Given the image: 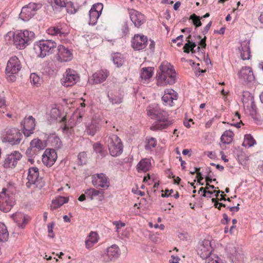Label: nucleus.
<instances>
[{"mask_svg":"<svg viewBox=\"0 0 263 263\" xmlns=\"http://www.w3.org/2000/svg\"><path fill=\"white\" fill-rule=\"evenodd\" d=\"M160 71L157 74V85L164 86L167 84L172 85L176 82L177 74L175 70L170 63L163 62L159 67Z\"/></svg>","mask_w":263,"mask_h":263,"instance_id":"1","label":"nucleus"},{"mask_svg":"<svg viewBox=\"0 0 263 263\" xmlns=\"http://www.w3.org/2000/svg\"><path fill=\"white\" fill-rule=\"evenodd\" d=\"M23 135L20 130L16 128L9 127L5 128L2 134V140L3 142L11 145H18L21 143Z\"/></svg>","mask_w":263,"mask_h":263,"instance_id":"2","label":"nucleus"},{"mask_svg":"<svg viewBox=\"0 0 263 263\" xmlns=\"http://www.w3.org/2000/svg\"><path fill=\"white\" fill-rule=\"evenodd\" d=\"M34 37V33L27 30L16 32L13 36L14 44L16 48L22 49L30 44V42Z\"/></svg>","mask_w":263,"mask_h":263,"instance_id":"3","label":"nucleus"},{"mask_svg":"<svg viewBox=\"0 0 263 263\" xmlns=\"http://www.w3.org/2000/svg\"><path fill=\"white\" fill-rule=\"evenodd\" d=\"M57 43L52 40L40 41L35 45L34 50L36 54L41 58L53 53L57 47Z\"/></svg>","mask_w":263,"mask_h":263,"instance_id":"4","label":"nucleus"},{"mask_svg":"<svg viewBox=\"0 0 263 263\" xmlns=\"http://www.w3.org/2000/svg\"><path fill=\"white\" fill-rule=\"evenodd\" d=\"M15 203L14 195L6 189H3L0 193V209L7 213L10 211Z\"/></svg>","mask_w":263,"mask_h":263,"instance_id":"5","label":"nucleus"},{"mask_svg":"<svg viewBox=\"0 0 263 263\" xmlns=\"http://www.w3.org/2000/svg\"><path fill=\"white\" fill-rule=\"evenodd\" d=\"M108 147L110 154L113 157H118L123 152V143L117 135H112L109 138Z\"/></svg>","mask_w":263,"mask_h":263,"instance_id":"6","label":"nucleus"},{"mask_svg":"<svg viewBox=\"0 0 263 263\" xmlns=\"http://www.w3.org/2000/svg\"><path fill=\"white\" fill-rule=\"evenodd\" d=\"M22 158V155L20 152L13 151L5 156L2 165L6 170L14 169L16 167Z\"/></svg>","mask_w":263,"mask_h":263,"instance_id":"7","label":"nucleus"},{"mask_svg":"<svg viewBox=\"0 0 263 263\" xmlns=\"http://www.w3.org/2000/svg\"><path fill=\"white\" fill-rule=\"evenodd\" d=\"M79 79V75L76 71L68 68L63 74L61 83L65 87L72 86L75 85Z\"/></svg>","mask_w":263,"mask_h":263,"instance_id":"8","label":"nucleus"},{"mask_svg":"<svg viewBox=\"0 0 263 263\" xmlns=\"http://www.w3.org/2000/svg\"><path fill=\"white\" fill-rule=\"evenodd\" d=\"M39 5L35 3H29L23 7L20 14V17L25 21H27L31 18L39 9Z\"/></svg>","mask_w":263,"mask_h":263,"instance_id":"9","label":"nucleus"},{"mask_svg":"<svg viewBox=\"0 0 263 263\" xmlns=\"http://www.w3.org/2000/svg\"><path fill=\"white\" fill-rule=\"evenodd\" d=\"M91 183L94 186L104 189H107L110 185L108 178L103 173L93 175L91 177Z\"/></svg>","mask_w":263,"mask_h":263,"instance_id":"10","label":"nucleus"},{"mask_svg":"<svg viewBox=\"0 0 263 263\" xmlns=\"http://www.w3.org/2000/svg\"><path fill=\"white\" fill-rule=\"evenodd\" d=\"M57 59L60 62H67L73 59L72 51L65 46L60 45L58 46Z\"/></svg>","mask_w":263,"mask_h":263,"instance_id":"11","label":"nucleus"},{"mask_svg":"<svg viewBox=\"0 0 263 263\" xmlns=\"http://www.w3.org/2000/svg\"><path fill=\"white\" fill-rule=\"evenodd\" d=\"M21 69V64L18 58L13 56L8 60L6 68L7 74H14L17 73Z\"/></svg>","mask_w":263,"mask_h":263,"instance_id":"12","label":"nucleus"},{"mask_svg":"<svg viewBox=\"0 0 263 263\" xmlns=\"http://www.w3.org/2000/svg\"><path fill=\"white\" fill-rule=\"evenodd\" d=\"M103 5L102 3L94 4L89 11V24L93 25L96 24L99 17L102 13Z\"/></svg>","mask_w":263,"mask_h":263,"instance_id":"13","label":"nucleus"},{"mask_svg":"<svg viewBox=\"0 0 263 263\" xmlns=\"http://www.w3.org/2000/svg\"><path fill=\"white\" fill-rule=\"evenodd\" d=\"M55 151L51 148H47L42 156V162L47 166H52L57 159Z\"/></svg>","mask_w":263,"mask_h":263,"instance_id":"14","label":"nucleus"},{"mask_svg":"<svg viewBox=\"0 0 263 263\" xmlns=\"http://www.w3.org/2000/svg\"><path fill=\"white\" fill-rule=\"evenodd\" d=\"M109 75V71L107 69H100L94 73L89 79L91 84H100L104 82Z\"/></svg>","mask_w":263,"mask_h":263,"instance_id":"15","label":"nucleus"},{"mask_svg":"<svg viewBox=\"0 0 263 263\" xmlns=\"http://www.w3.org/2000/svg\"><path fill=\"white\" fill-rule=\"evenodd\" d=\"M130 18L137 27H140L146 21L145 16L140 12L133 9L128 10Z\"/></svg>","mask_w":263,"mask_h":263,"instance_id":"16","label":"nucleus"},{"mask_svg":"<svg viewBox=\"0 0 263 263\" xmlns=\"http://www.w3.org/2000/svg\"><path fill=\"white\" fill-rule=\"evenodd\" d=\"M120 255V249L116 245L107 248L106 252L102 255L103 260L105 262L117 258Z\"/></svg>","mask_w":263,"mask_h":263,"instance_id":"17","label":"nucleus"},{"mask_svg":"<svg viewBox=\"0 0 263 263\" xmlns=\"http://www.w3.org/2000/svg\"><path fill=\"white\" fill-rule=\"evenodd\" d=\"M39 172L36 167H32L29 168L28 172L27 180L26 186L28 187H31L32 185L37 186V183L39 180Z\"/></svg>","mask_w":263,"mask_h":263,"instance_id":"18","label":"nucleus"},{"mask_svg":"<svg viewBox=\"0 0 263 263\" xmlns=\"http://www.w3.org/2000/svg\"><path fill=\"white\" fill-rule=\"evenodd\" d=\"M157 121L153 124L150 129L153 131L162 130L167 128L172 124V121L168 120L166 115L162 116L159 119H157Z\"/></svg>","mask_w":263,"mask_h":263,"instance_id":"19","label":"nucleus"},{"mask_svg":"<svg viewBox=\"0 0 263 263\" xmlns=\"http://www.w3.org/2000/svg\"><path fill=\"white\" fill-rule=\"evenodd\" d=\"M147 39L143 35L135 34L132 41V47L136 50L144 49L147 45Z\"/></svg>","mask_w":263,"mask_h":263,"instance_id":"20","label":"nucleus"},{"mask_svg":"<svg viewBox=\"0 0 263 263\" xmlns=\"http://www.w3.org/2000/svg\"><path fill=\"white\" fill-rule=\"evenodd\" d=\"M147 115L152 119H159L166 115L165 112L162 111L157 104H153L149 105L146 108Z\"/></svg>","mask_w":263,"mask_h":263,"instance_id":"21","label":"nucleus"},{"mask_svg":"<svg viewBox=\"0 0 263 263\" xmlns=\"http://www.w3.org/2000/svg\"><path fill=\"white\" fill-rule=\"evenodd\" d=\"M21 125L24 128V135L29 136L35 128V119L32 116H29L28 118L24 119L21 122Z\"/></svg>","mask_w":263,"mask_h":263,"instance_id":"22","label":"nucleus"},{"mask_svg":"<svg viewBox=\"0 0 263 263\" xmlns=\"http://www.w3.org/2000/svg\"><path fill=\"white\" fill-rule=\"evenodd\" d=\"M177 99V93L172 89H166L162 97V101L165 105L172 106L174 100Z\"/></svg>","mask_w":263,"mask_h":263,"instance_id":"23","label":"nucleus"},{"mask_svg":"<svg viewBox=\"0 0 263 263\" xmlns=\"http://www.w3.org/2000/svg\"><path fill=\"white\" fill-rule=\"evenodd\" d=\"M216 187L213 185H206L205 187H201L199 190L198 193L199 194L202 192V196L208 198H211L212 195L214 193H215V196L217 198L219 197V194L220 191L216 190Z\"/></svg>","mask_w":263,"mask_h":263,"instance_id":"24","label":"nucleus"},{"mask_svg":"<svg viewBox=\"0 0 263 263\" xmlns=\"http://www.w3.org/2000/svg\"><path fill=\"white\" fill-rule=\"evenodd\" d=\"M84 193L91 200L97 198L99 200H102L104 196V192L103 190H96L92 187L85 190Z\"/></svg>","mask_w":263,"mask_h":263,"instance_id":"25","label":"nucleus"},{"mask_svg":"<svg viewBox=\"0 0 263 263\" xmlns=\"http://www.w3.org/2000/svg\"><path fill=\"white\" fill-rule=\"evenodd\" d=\"M154 74V68L147 67L143 68L140 73L141 81L144 84L148 83L152 79Z\"/></svg>","mask_w":263,"mask_h":263,"instance_id":"26","label":"nucleus"},{"mask_svg":"<svg viewBox=\"0 0 263 263\" xmlns=\"http://www.w3.org/2000/svg\"><path fill=\"white\" fill-rule=\"evenodd\" d=\"M238 74L239 77L244 81L251 82L254 79V76L250 67H242Z\"/></svg>","mask_w":263,"mask_h":263,"instance_id":"27","label":"nucleus"},{"mask_svg":"<svg viewBox=\"0 0 263 263\" xmlns=\"http://www.w3.org/2000/svg\"><path fill=\"white\" fill-rule=\"evenodd\" d=\"M100 128V124L97 121L92 120L86 125L85 132L87 135L93 137L99 131Z\"/></svg>","mask_w":263,"mask_h":263,"instance_id":"28","label":"nucleus"},{"mask_svg":"<svg viewBox=\"0 0 263 263\" xmlns=\"http://www.w3.org/2000/svg\"><path fill=\"white\" fill-rule=\"evenodd\" d=\"M99 238L96 232H91L86 237L85 243L87 249H91L93 246L98 242Z\"/></svg>","mask_w":263,"mask_h":263,"instance_id":"29","label":"nucleus"},{"mask_svg":"<svg viewBox=\"0 0 263 263\" xmlns=\"http://www.w3.org/2000/svg\"><path fill=\"white\" fill-rule=\"evenodd\" d=\"M212 247L208 241H206L200 246L199 254L203 259H207L211 257Z\"/></svg>","mask_w":263,"mask_h":263,"instance_id":"30","label":"nucleus"},{"mask_svg":"<svg viewBox=\"0 0 263 263\" xmlns=\"http://www.w3.org/2000/svg\"><path fill=\"white\" fill-rule=\"evenodd\" d=\"M241 59L243 60H249L251 57L249 43L244 41L241 43L239 49Z\"/></svg>","mask_w":263,"mask_h":263,"instance_id":"31","label":"nucleus"},{"mask_svg":"<svg viewBox=\"0 0 263 263\" xmlns=\"http://www.w3.org/2000/svg\"><path fill=\"white\" fill-rule=\"evenodd\" d=\"M151 167V162L149 159L144 158L140 160L137 165L138 172H146L149 170Z\"/></svg>","mask_w":263,"mask_h":263,"instance_id":"32","label":"nucleus"},{"mask_svg":"<svg viewBox=\"0 0 263 263\" xmlns=\"http://www.w3.org/2000/svg\"><path fill=\"white\" fill-rule=\"evenodd\" d=\"M107 96L112 104H119L122 102V95L118 91H110L108 92Z\"/></svg>","mask_w":263,"mask_h":263,"instance_id":"33","label":"nucleus"},{"mask_svg":"<svg viewBox=\"0 0 263 263\" xmlns=\"http://www.w3.org/2000/svg\"><path fill=\"white\" fill-rule=\"evenodd\" d=\"M68 197L59 196L52 200L50 205V208L52 210H55L62 206L63 204L68 202Z\"/></svg>","mask_w":263,"mask_h":263,"instance_id":"34","label":"nucleus"},{"mask_svg":"<svg viewBox=\"0 0 263 263\" xmlns=\"http://www.w3.org/2000/svg\"><path fill=\"white\" fill-rule=\"evenodd\" d=\"M13 218L20 227L23 228L28 221L26 216L22 213H16L13 215Z\"/></svg>","mask_w":263,"mask_h":263,"instance_id":"35","label":"nucleus"},{"mask_svg":"<svg viewBox=\"0 0 263 263\" xmlns=\"http://www.w3.org/2000/svg\"><path fill=\"white\" fill-rule=\"evenodd\" d=\"M234 134L230 130H226L221 136V141L224 144H230L233 140Z\"/></svg>","mask_w":263,"mask_h":263,"instance_id":"36","label":"nucleus"},{"mask_svg":"<svg viewBox=\"0 0 263 263\" xmlns=\"http://www.w3.org/2000/svg\"><path fill=\"white\" fill-rule=\"evenodd\" d=\"M157 144V140L153 137H147L145 139V148L146 150H152V148L156 147Z\"/></svg>","mask_w":263,"mask_h":263,"instance_id":"37","label":"nucleus"},{"mask_svg":"<svg viewBox=\"0 0 263 263\" xmlns=\"http://www.w3.org/2000/svg\"><path fill=\"white\" fill-rule=\"evenodd\" d=\"M9 236L8 232L6 226L0 222V241H6Z\"/></svg>","mask_w":263,"mask_h":263,"instance_id":"38","label":"nucleus"},{"mask_svg":"<svg viewBox=\"0 0 263 263\" xmlns=\"http://www.w3.org/2000/svg\"><path fill=\"white\" fill-rule=\"evenodd\" d=\"M112 60L117 67L121 66L124 62L123 55L119 53H114L112 55Z\"/></svg>","mask_w":263,"mask_h":263,"instance_id":"39","label":"nucleus"},{"mask_svg":"<svg viewBox=\"0 0 263 263\" xmlns=\"http://www.w3.org/2000/svg\"><path fill=\"white\" fill-rule=\"evenodd\" d=\"M31 83L35 87H39L42 83V79L35 73H32L30 76Z\"/></svg>","mask_w":263,"mask_h":263,"instance_id":"40","label":"nucleus"},{"mask_svg":"<svg viewBox=\"0 0 263 263\" xmlns=\"http://www.w3.org/2000/svg\"><path fill=\"white\" fill-rule=\"evenodd\" d=\"M30 146L32 148H35L38 150H41L45 148V144L39 139H34L31 141Z\"/></svg>","mask_w":263,"mask_h":263,"instance_id":"41","label":"nucleus"},{"mask_svg":"<svg viewBox=\"0 0 263 263\" xmlns=\"http://www.w3.org/2000/svg\"><path fill=\"white\" fill-rule=\"evenodd\" d=\"M191 35H189L187 37V43H186L183 47V51L186 53H189L190 51H191L192 53L195 52L194 48L196 46V45L195 43L191 42L190 41L189 39L191 38Z\"/></svg>","mask_w":263,"mask_h":263,"instance_id":"42","label":"nucleus"},{"mask_svg":"<svg viewBox=\"0 0 263 263\" xmlns=\"http://www.w3.org/2000/svg\"><path fill=\"white\" fill-rule=\"evenodd\" d=\"M255 143V140L250 135H247L245 137L243 145L249 147L253 146Z\"/></svg>","mask_w":263,"mask_h":263,"instance_id":"43","label":"nucleus"},{"mask_svg":"<svg viewBox=\"0 0 263 263\" xmlns=\"http://www.w3.org/2000/svg\"><path fill=\"white\" fill-rule=\"evenodd\" d=\"M47 32L52 35H59L60 36H62V34H64L59 28L55 26L49 28L47 30Z\"/></svg>","mask_w":263,"mask_h":263,"instance_id":"44","label":"nucleus"},{"mask_svg":"<svg viewBox=\"0 0 263 263\" xmlns=\"http://www.w3.org/2000/svg\"><path fill=\"white\" fill-rule=\"evenodd\" d=\"M190 20L192 21V23L195 25L196 28L199 27L201 26L202 24L200 21L199 16L196 15L195 14H192L190 17Z\"/></svg>","mask_w":263,"mask_h":263,"instance_id":"45","label":"nucleus"},{"mask_svg":"<svg viewBox=\"0 0 263 263\" xmlns=\"http://www.w3.org/2000/svg\"><path fill=\"white\" fill-rule=\"evenodd\" d=\"M51 144L56 148H60L61 146V142L60 138L57 136H53L50 138Z\"/></svg>","mask_w":263,"mask_h":263,"instance_id":"46","label":"nucleus"},{"mask_svg":"<svg viewBox=\"0 0 263 263\" xmlns=\"http://www.w3.org/2000/svg\"><path fill=\"white\" fill-rule=\"evenodd\" d=\"M93 148L97 153L100 154L102 156L105 155V151L103 149L102 145L100 143H95L93 145Z\"/></svg>","mask_w":263,"mask_h":263,"instance_id":"47","label":"nucleus"},{"mask_svg":"<svg viewBox=\"0 0 263 263\" xmlns=\"http://www.w3.org/2000/svg\"><path fill=\"white\" fill-rule=\"evenodd\" d=\"M52 4H54L55 6L60 7H65L66 2L65 0H50Z\"/></svg>","mask_w":263,"mask_h":263,"instance_id":"48","label":"nucleus"},{"mask_svg":"<svg viewBox=\"0 0 263 263\" xmlns=\"http://www.w3.org/2000/svg\"><path fill=\"white\" fill-rule=\"evenodd\" d=\"M54 223L52 222L48 225V236L51 238H53L54 237V234L53 232V229L54 227Z\"/></svg>","mask_w":263,"mask_h":263,"instance_id":"49","label":"nucleus"},{"mask_svg":"<svg viewBox=\"0 0 263 263\" xmlns=\"http://www.w3.org/2000/svg\"><path fill=\"white\" fill-rule=\"evenodd\" d=\"M113 224L116 226V232L118 233H119L120 229L122 227H124L125 225L124 223L119 221H114Z\"/></svg>","mask_w":263,"mask_h":263,"instance_id":"50","label":"nucleus"},{"mask_svg":"<svg viewBox=\"0 0 263 263\" xmlns=\"http://www.w3.org/2000/svg\"><path fill=\"white\" fill-rule=\"evenodd\" d=\"M219 258L217 256H214V258L211 256L206 259L205 263H219Z\"/></svg>","mask_w":263,"mask_h":263,"instance_id":"51","label":"nucleus"},{"mask_svg":"<svg viewBox=\"0 0 263 263\" xmlns=\"http://www.w3.org/2000/svg\"><path fill=\"white\" fill-rule=\"evenodd\" d=\"M200 168H195V172L197 174V182L203 185V183H201V181L203 180V177H202V175L201 173L199 172Z\"/></svg>","mask_w":263,"mask_h":263,"instance_id":"52","label":"nucleus"},{"mask_svg":"<svg viewBox=\"0 0 263 263\" xmlns=\"http://www.w3.org/2000/svg\"><path fill=\"white\" fill-rule=\"evenodd\" d=\"M6 107V101L4 98L0 97V109H2V111L4 112V109H5ZM0 111L1 110H0Z\"/></svg>","mask_w":263,"mask_h":263,"instance_id":"53","label":"nucleus"},{"mask_svg":"<svg viewBox=\"0 0 263 263\" xmlns=\"http://www.w3.org/2000/svg\"><path fill=\"white\" fill-rule=\"evenodd\" d=\"M173 192H174V191L173 190L166 189L165 190L164 193H162L161 196L163 197L172 196Z\"/></svg>","mask_w":263,"mask_h":263,"instance_id":"54","label":"nucleus"},{"mask_svg":"<svg viewBox=\"0 0 263 263\" xmlns=\"http://www.w3.org/2000/svg\"><path fill=\"white\" fill-rule=\"evenodd\" d=\"M182 38H183V35H181L178 36L175 39L173 40L172 41L173 43H177L178 46H180L181 44Z\"/></svg>","mask_w":263,"mask_h":263,"instance_id":"55","label":"nucleus"},{"mask_svg":"<svg viewBox=\"0 0 263 263\" xmlns=\"http://www.w3.org/2000/svg\"><path fill=\"white\" fill-rule=\"evenodd\" d=\"M78 158L80 159V161L82 163L84 162L86 158V154L85 152H81L79 153L78 155Z\"/></svg>","mask_w":263,"mask_h":263,"instance_id":"56","label":"nucleus"},{"mask_svg":"<svg viewBox=\"0 0 263 263\" xmlns=\"http://www.w3.org/2000/svg\"><path fill=\"white\" fill-rule=\"evenodd\" d=\"M239 204H237V206H228L227 209H228L232 213L237 212L239 210Z\"/></svg>","mask_w":263,"mask_h":263,"instance_id":"57","label":"nucleus"},{"mask_svg":"<svg viewBox=\"0 0 263 263\" xmlns=\"http://www.w3.org/2000/svg\"><path fill=\"white\" fill-rule=\"evenodd\" d=\"M179 258L178 257H176L174 255L171 256V259L170 260V263H179Z\"/></svg>","mask_w":263,"mask_h":263,"instance_id":"58","label":"nucleus"},{"mask_svg":"<svg viewBox=\"0 0 263 263\" xmlns=\"http://www.w3.org/2000/svg\"><path fill=\"white\" fill-rule=\"evenodd\" d=\"M212 24V22H210L204 28L202 33L206 34L210 29Z\"/></svg>","mask_w":263,"mask_h":263,"instance_id":"59","label":"nucleus"},{"mask_svg":"<svg viewBox=\"0 0 263 263\" xmlns=\"http://www.w3.org/2000/svg\"><path fill=\"white\" fill-rule=\"evenodd\" d=\"M205 41H206V37L204 36L203 39L201 40V41L199 43V45L201 46V47L204 48H205V47H206Z\"/></svg>","mask_w":263,"mask_h":263,"instance_id":"60","label":"nucleus"},{"mask_svg":"<svg viewBox=\"0 0 263 263\" xmlns=\"http://www.w3.org/2000/svg\"><path fill=\"white\" fill-rule=\"evenodd\" d=\"M206 185H210V183L212 182V181H216L215 179H212L209 176L205 177Z\"/></svg>","mask_w":263,"mask_h":263,"instance_id":"61","label":"nucleus"},{"mask_svg":"<svg viewBox=\"0 0 263 263\" xmlns=\"http://www.w3.org/2000/svg\"><path fill=\"white\" fill-rule=\"evenodd\" d=\"M211 165L213 166H215L220 171H222L224 170V167L222 165H220L219 164H215L214 163H212Z\"/></svg>","mask_w":263,"mask_h":263,"instance_id":"62","label":"nucleus"},{"mask_svg":"<svg viewBox=\"0 0 263 263\" xmlns=\"http://www.w3.org/2000/svg\"><path fill=\"white\" fill-rule=\"evenodd\" d=\"M218 199H219L218 197L217 198L216 197V198H213L212 199V202L214 203V206L215 208H217V205L219 204V202L217 201V200H218Z\"/></svg>","mask_w":263,"mask_h":263,"instance_id":"63","label":"nucleus"},{"mask_svg":"<svg viewBox=\"0 0 263 263\" xmlns=\"http://www.w3.org/2000/svg\"><path fill=\"white\" fill-rule=\"evenodd\" d=\"M212 123H213V120H209L208 121H207L205 123V127L206 128H210L211 126Z\"/></svg>","mask_w":263,"mask_h":263,"instance_id":"64","label":"nucleus"}]
</instances>
